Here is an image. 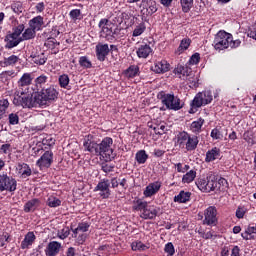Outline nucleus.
<instances>
[{"label":"nucleus","mask_w":256,"mask_h":256,"mask_svg":"<svg viewBox=\"0 0 256 256\" xmlns=\"http://www.w3.org/2000/svg\"><path fill=\"white\" fill-rule=\"evenodd\" d=\"M59 97V91L55 89V86H49L48 88H43L40 92L34 95L26 94L21 92V94L16 93L14 95L13 103L16 107H23V109H34L37 107H47L57 101Z\"/></svg>","instance_id":"obj_1"},{"label":"nucleus","mask_w":256,"mask_h":256,"mask_svg":"<svg viewBox=\"0 0 256 256\" xmlns=\"http://www.w3.org/2000/svg\"><path fill=\"white\" fill-rule=\"evenodd\" d=\"M214 49L216 51H223L224 49H237L241 46V40H233V35L227 33L225 30H220L214 37Z\"/></svg>","instance_id":"obj_2"},{"label":"nucleus","mask_w":256,"mask_h":256,"mask_svg":"<svg viewBox=\"0 0 256 256\" xmlns=\"http://www.w3.org/2000/svg\"><path fill=\"white\" fill-rule=\"evenodd\" d=\"M215 181H217V172L210 171L206 176L199 177L195 185L202 193H211L215 191Z\"/></svg>","instance_id":"obj_3"},{"label":"nucleus","mask_w":256,"mask_h":256,"mask_svg":"<svg viewBox=\"0 0 256 256\" xmlns=\"http://www.w3.org/2000/svg\"><path fill=\"white\" fill-rule=\"evenodd\" d=\"M97 155L106 162L115 159V153L113 152V138L105 137L100 144H98Z\"/></svg>","instance_id":"obj_4"},{"label":"nucleus","mask_w":256,"mask_h":256,"mask_svg":"<svg viewBox=\"0 0 256 256\" xmlns=\"http://www.w3.org/2000/svg\"><path fill=\"white\" fill-rule=\"evenodd\" d=\"M98 27L100 29V36L103 37V39H106L109 43H113V41H115V31L113 30L115 24L109 21V19H101Z\"/></svg>","instance_id":"obj_5"},{"label":"nucleus","mask_w":256,"mask_h":256,"mask_svg":"<svg viewBox=\"0 0 256 256\" xmlns=\"http://www.w3.org/2000/svg\"><path fill=\"white\" fill-rule=\"evenodd\" d=\"M0 191L13 193L17 191V180L7 174H0Z\"/></svg>","instance_id":"obj_6"},{"label":"nucleus","mask_w":256,"mask_h":256,"mask_svg":"<svg viewBox=\"0 0 256 256\" xmlns=\"http://www.w3.org/2000/svg\"><path fill=\"white\" fill-rule=\"evenodd\" d=\"M53 165V151L47 150L43 155L36 161V166L39 167L40 171H45Z\"/></svg>","instance_id":"obj_7"},{"label":"nucleus","mask_w":256,"mask_h":256,"mask_svg":"<svg viewBox=\"0 0 256 256\" xmlns=\"http://www.w3.org/2000/svg\"><path fill=\"white\" fill-rule=\"evenodd\" d=\"M217 207L210 206L204 211V225H209L210 227H215L217 225Z\"/></svg>","instance_id":"obj_8"},{"label":"nucleus","mask_w":256,"mask_h":256,"mask_svg":"<svg viewBox=\"0 0 256 256\" xmlns=\"http://www.w3.org/2000/svg\"><path fill=\"white\" fill-rule=\"evenodd\" d=\"M109 187H111V182L109 179L104 178L101 180V182H98L97 186L94 188V191H99V195L102 197V199H109V197H111V189Z\"/></svg>","instance_id":"obj_9"},{"label":"nucleus","mask_w":256,"mask_h":256,"mask_svg":"<svg viewBox=\"0 0 256 256\" xmlns=\"http://www.w3.org/2000/svg\"><path fill=\"white\" fill-rule=\"evenodd\" d=\"M211 101H213L211 92H199L193 99V107H203V105H209Z\"/></svg>","instance_id":"obj_10"},{"label":"nucleus","mask_w":256,"mask_h":256,"mask_svg":"<svg viewBox=\"0 0 256 256\" xmlns=\"http://www.w3.org/2000/svg\"><path fill=\"white\" fill-rule=\"evenodd\" d=\"M176 144L182 149L187 151H193V139L187 134V132H181L178 134Z\"/></svg>","instance_id":"obj_11"},{"label":"nucleus","mask_w":256,"mask_h":256,"mask_svg":"<svg viewBox=\"0 0 256 256\" xmlns=\"http://www.w3.org/2000/svg\"><path fill=\"white\" fill-rule=\"evenodd\" d=\"M167 109H173L174 111H179L181 108V100L175 98L173 94H166L162 100Z\"/></svg>","instance_id":"obj_12"},{"label":"nucleus","mask_w":256,"mask_h":256,"mask_svg":"<svg viewBox=\"0 0 256 256\" xmlns=\"http://www.w3.org/2000/svg\"><path fill=\"white\" fill-rule=\"evenodd\" d=\"M159 211H161V209H159V207L157 206H153V205H146V208H144L143 212L140 214V217L142 219H155V217H157Z\"/></svg>","instance_id":"obj_13"},{"label":"nucleus","mask_w":256,"mask_h":256,"mask_svg":"<svg viewBox=\"0 0 256 256\" xmlns=\"http://www.w3.org/2000/svg\"><path fill=\"white\" fill-rule=\"evenodd\" d=\"M169 69H171V64H169V62H167V60H158L151 67V70L154 73H158V74L167 73V71H169Z\"/></svg>","instance_id":"obj_14"},{"label":"nucleus","mask_w":256,"mask_h":256,"mask_svg":"<svg viewBox=\"0 0 256 256\" xmlns=\"http://www.w3.org/2000/svg\"><path fill=\"white\" fill-rule=\"evenodd\" d=\"M84 151H88V153H92V155H97L99 144L93 141L90 136L84 138L83 141Z\"/></svg>","instance_id":"obj_15"},{"label":"nucleus","mask_w":256,"mask_h":256,"mask_svg":"<svg viewBox=\"0 0 256 256\" xmlns=\"http://www.w3.org/2000/svg\"><path fill=\"white\" fill-rule=\"evenodd\" d=\"M161 189V182L156 181L150 183L144 190L143 195L144 197H153V195H157L159 190Z\"/></svg>","instance_id":"obj_16"},{"label":"nucleus","mask_w":256,"mask_h":256,"mask_svg":"<svg viewBox=\"0 0 256 256\" xmlns=\"http://www.w3.org/2000/svg\"><path fill=\"white\" fill-rule=\"evenodd\" d=\"M107 55H109V45L99 43L96 46V57L98 61H105Z\"/></svg>","instance_id":"obj_17"},{"label":"nucleus","mask_w":256,"mask_h":256,"mask_svg":"<svg viewBox=\"0 0 256 256\" xmlns=\"http://www.w3.org/2000/svg\"><path fill=\"white\" fill-rule=\"evenodd\" d=\"M59 251H61V243L57 241H51L45 249V255L57 256L59 255Z\"/></svg>","instance_id":"obj_18"},{"label":"nucleus","mask_w":256,"mask_h":256,"mask_svg":"<svg viewBox=\"0 0 256 256\" xmlns=\"http://www.w3.org/2000/svg\"><path fill=\"white\" fill-rule=\"evenodd\" d=\"M151 53H153V48L148 44H142L136 50V54L139 59H147Z\"/></svg>","instance_id":"obj_19"},{"label":"nucleus","mask_w":256,"mask_h":256,"mask_svg":"<svg viewBox=\"0 0 256 256\" xmlns=\"http://www.w3.org/2000/svg\"><path fill=\"white\" fill-rule=\"evenodd\" d=\"M221 157V149L217 147H213L212 149L206 152L205 162L206 163H213L216 159Z\"/></svg>","instance_id":"obj_20"},{"label":"nucleus","mask_w":256,"mask_h":256,"mask_svg":"<svg viewBox=\"0 0 256 256\" xmlns=\"http://www.w3.org/2000/svg\"><path fill=\"white\" fill-rule=\"evenodd\" d=\"M229 187V182H227V179L220 177L216 173V180H214V193H217L218 191H224Z\"/></svg>","instance_id":"obj_21"},{"label":"nucleus","mask_w":256,"mask_h":256,"mask_svg":"<svg viewBox=\"0 0 256 256\" xmlns=\"http://www.w3.org/2000/svg\"><path fill=\"white\" fill-rule=\"evenodd\" d=\"M36 239L35 232H28L21 242V249H29L35 243Z\"/></svg>","instance_id":"obj_22"},{"label":"nucleus","mask_w":256,"mask_h":256,"mask_svg":"<svg viewBox=\"0 0 256 256\" xmlns=\"http://www.w3.org/2000/svg\"><path fill=\"white\" fill-rule=\"evenodd\" d=\"M131 249L132 251H138L139 253H141L143 251H148V249H151V244H145L141 240H136L131 243Z\"/></svg>","instance_id":"obj_23"},{"label":"nucleus","mask_w":256,"mask_h":256,"mask_svg":"<svg viewBox=\"0 0 256 256\" xmlns=\"http://www.w3.org/2000/svg\"><path fill=\"white\" fill-rule=\"evenodd\" d=\"M33 83V78L31 77V73H24L21 78L18 80V87L20 89H25V87H29Z\"/></svg>","instance_id":"obj_24"},{"label":"nucleus","mask_w":256,"mask_h":256,"mask_svg":"<svg viewBox=\"0 0 256 256\" xmlns=\"http://www.w3.org/2000/svg\"><path fill=\"white\" fill-rule=\"evenodd\" d=\"M43 25V16H36L29 21V27L35 30L36 32L41 31Z\"/></svg>","instance_id":"obj_25"},{"label":"nucleus","mask_w":256,"mask_h":256,"mask_svg":"<svg viewBox=\"0 0 256 256\" xmlns=\"http://www.w3.org/2000/svg\"><path fill=\"white\" fill-rule=\"evenodd\" d=\"M17 171L23 179H27V177H31V174H32L31 167H29V165L26 163L18 164Z\"/></svg>","instance_id":"obj_26"},{"label":"nucleus","mask_w":256,"mask_h":256,"mask_svg":"<svg viewBox=\"0 0 256 256\" xmlns=\"http://www.w3.org/2000/svg\"><path fill=\"white\" fill-rule=\"evenodd\" d=\"M39 205H41V202L39 201V199L34 198V199L28 201L24 205V211H25V213H31V212L35 211L37 209V207H39Z\"/></svg>","instance_id":"obj_27"},{"label":"nucleus","mask_w":256,"mask_h":256,"mask_svg":"<svg viewBox=\"0 0 256 256\" xmlns=\"http://www.w3.org/2000/svg\"><path fill=\"white\" fill-rule=\"evenodd\" d=\"M31 61L35 63V65H45L47 63V58L45 57V53L40 54H31Z\"/></svg>","instance_id":"obj_28"},{"label":"nucleus","mask_w":256,"mask_h":256,"mask_svg":"<svg viewBox=\"0 0 256 256\" xmlns=\"http://www.w3.org/2000/svg\"><path fill=\"white\" fill-rule=\"evenodd\" d=\"M191 199V192L181 191L177 196L174 197L175 203H187Z\"/></svg>","instance_id":"obj_29"},{"label":"nucleus","mask_w":256,"mask_h":256,"mask_svg":"<svg viewBox=\"0 0 256 256\" xmlns=\"http://www.w3.org/2000/svg\"><path fill=\"white\" fill-rule=\"evenodd\" d=\"M19 61V57L16 55H11L8 58H4L2 61H0L1 67H9L11 65H15Z\"/></svg>","instance_id":"obj_30"},{"label":"nucleus","mask_w":256,"mask_h":256,"mask_svg":"<svg viewBox=\"0 0 256 256\" xmlns=\"http://www.w3.org/2000/svg\"><path fill=\"white\" fill-rule=\"evenodd\" d=\"M148 203L147 201H142L141 199H135L133 201V207L132 209L134 211H145V208L147 207Z\"/></svg>","instance_id":"obj_31"},{"label":"nucleus","mask_w":256,"mask_h":256,"mask_svg":"<svg viewBox=\"0 0 256 256\" xmlns=\"http://www.w3.org/2000/svg\"><path fill=\"white\" fill-rule=\"evenodd\" d=\"M4 41L6 43V49H13V47H17V45H19V42L10 34L6 35Z\"/></svg>","instance_id":"obj_32"},{"label":"nucleus","mask_w":256,"mask_h":256,"mask_svg":"<svg viewBox=\"0 0 256 256\" xmlns=\"http://www.w3.org/2000/svg\"><path fill=\"white\" fill-rule=\"evenodd\" d=\"M135 159L139 165H143V163H146L147 159H149V155H147L145 150H140L136 153Z\"/></svg>","instance_id":"obj_33"},{"label":"nucleus","mask_w":256,"mask_h":256,"mask_svg":"<svg viewBox=\"0 0 256 256\" xmlns=\"http://www.w3.org/2000/svg\"><path fill=\"white\" fill-rule=\"evenodd\" d=\"M125 75L130 79H133V77H137V75H139V66H136V65L130 66L126 70Z\"/></svg>","instance_id":"obj_34"},{"label":"nucleus","mask_w":256,"mask_h":256,"mask_svg":"<svg viewBox=\"0 0 256 256\" xmlns=\"http://www.w3.org/2000/svg\"><path fill=\"white\" fill-rule=\"evenodd\" d=\"M72 237L75 239V241L78 245H83V243H85V241H87V233L73 232Z\"/></svg>","instance_id":"obj_35"},{"label":"nucleus","mask_w":256,"mask_h":256,"mask_svg":"<svg viewBox=\"0 0 256 256\" xmlns=\"http://www.w3.org/2000/svg\"><path fill=\"white\" fill-rule=\"evenodd\" d=\"M145 29H147V26H145V23H140L138 24L132 33V37H141V35H143V33H145Z\"/></svg>","instance_id":"obj_36"},{"label":"nucleus","mask_w":256,"mask_h":256,"mask_svg":"<svg viewBox=\"0 0 256 256\" xmlns=\"http://www.w3.org/2000/svg\"><path fill=\"white\" fill-rule=\"evenodd\" d=\"M90 227L91 225H89V223L82 222L78 224L77 228L72 230V233H86L87 231H89Z\"/></svg>","instance_id":"obj_37"},{"label":"nucleus","mask_w":256,"mask_h":256,"mask_svg":"<svg viewBox=\"0 0 256 256\" xmlns=\"http://www.w3.org/2000/svg\"><path fill=\"white\" fill-rule=\"evenodd\" d=\"M7 109H9V100L2 99L0 100V119L5 117V113H7Z\"/></svg>","instance_id":"obj_38"},{"label":"nucleus","mask_w":256,"mask_h":256,"mask_svg":"<svg viewBox=\"0 0 256 256\" xmlns=\"http://www.w3.org/2000/svg\"><path fill=\"white\" fill-rule=\"evenodd\" d=\"M36 34V31L33 30L30 26V28H27L23 33H22V41H29V39H34Z\"/></svg>","instance_id":"obj_39"},{"label":"nucleus","mask_w":256,"mask_h":256,"mask_svg":"<svg viewBox=\"0 0 256 256\" xmlns=\"http://www.w3.org/2000/svg\"><path fill=\"white\" fill-rule=\"evenodd\" d=\"M189 45H191V40L183 39L177 48L176 53L181 55L183 51H187V49H189Z\"/></svg>","instance_id":"obj_40"},{"label":"nucleus","mask_w":256,"mask_h":256,"mask_svg":"<svg viewBox=\"0 0 256 256\" xmlns=\"http://www.w3.org/2000/svg\"><path fill=\"white\" fill-rule=\"evenodd\" d=\"M210 137L214 140V141H221V139H223V132H221V127L220 128H214L212 129L211 133H210Z\"/></svg>","instance_id":"obj_41"},{"label":"nucleus","mask_w":256,"mask_h":256,"mask_svg":"<svg viewBox=\"0 0 256 256\" xmlns=\"http://www.w3.org/2000/svg\"><path fill=\"white\" fill-rule=\"evenodd\" d=\"M69 235H71V230L69 229V227H64L57 231V237L62 241H64V239H67Z\"/></svg>","instance_id":"obj_42"},{"label":"nucleus","mask_w":256,"mask_h":256,"mask_svg":"<svg viewBox=\"0 0 256 256\" xmlns=\"http://www.w3.org/2000/svg\"><path fill=\"white\" fill-rule=\"evenodd\" d=\"M79 65L84 69H91V67H93L91 60H89L87 56H82L79 58Z\"/></svg>","instance_id":"obj_43"},{"label":"nucleus","mask_w":256,"mask_h":256,"mask_svg":"<svg viewBox=\"0 0 256 256\" xmlns=\"http://www.w3.org/2000/svg\"><path fill=\"white\" fill-rule=\"evenodd\" d=\"M253 233H256V226H248L245 232L241 234V237L245 239V241H249V239H251L249 235H253Z\"/></svg>","instance_id":"obj_44"},{"label":"nucleus","mask_w":256,"mask_h":256,"mask_svg":"<svg viewBox=\"0 0 256 256\" xmlns=\"http://www.w3.org/2000/svg\"><path fill=\"white\" fill-rule=\"evenodd\" d=\"M47 205L48 207H59L61 206V200H59V198L55 197V196H50L47 200Z\"/></svg>","instance_id":"obj_45"},{"label":"nucleus","mask_w":256,"mask_h":256,"mask_svg":"<svg viewBox=\"0 0 256 256\" xmlns=\"http://www.w3.org/2000/svg\"><path fill=\"white\" fill-rule=\"evenodd\" d=\"M47 81H49V77H47L45 74H42L35 79V85L36 87H43Z\"/></svg>","instance_id":"obj_46"},{"label":"nucleus","mask_w":256,"mask_h":256,"mask_svg":"<svg viewBox=\"0 0 256 256\" xmlns=\"http://www.w3.org/2000/svg\"><path fill=\"white\" fill-rule=\"evenodd\" d=\"M181 5L184 13H188V11H191V8L193 7V0H181Z\"/></svg>","instance_id":"obj_47"},{"label":"nucleus","mask_w":256,"mask_h":256,"mask_svg":"<svg viewBox=\"0 0 256 256\" xmlns=\"http://www.w3.org/2000/svg\"><path fill=\"white\" fill-rule=\"evenodd\" d=\"M164 252L167 254V256H173V254L175 253V246L173 245V243L168 242L167 244H165Z\"/></svg>","instance_id":"obj_48"},{"label":"nucleus","mask_w":256,"mask_h":256,"mask_svg":"<svg viewBox=\"0 0 256 256\" xmlns=\"http://www.w3.org/2000/svg\"><path fill=\"white\" fill-rule=\"evenodd\" d=\"M193 61V56L190 57L189 62L184 67V77H189L193 74V69L191 68V63Z\"/></svg>","instance_id":"obj_49"},{"label":"nucleus","mask_w":256,"mask_h":256,"mask_svg":"<svg viewBox=\"0 0 256 256\" xmlns=\"http://www.w3.org/2000/svg\"><path fill=\"white\" fill-rule=\"evenodd\" d=\"M203 123H205V120L203 118H199L197 121H194L193 122L194 131L199 133L201 131V128L203 127Z\"/></svg>","instance_id":"obj_50"},{"label":"nucleus","mask_w":256,"mask_h":256,"mask_svg":"<svg viewBox=\"0 0 256 256\" xmlns=\"http://www.w3.org/2000/svg\"><path fill=\"white\" fill-rule=\"evenodd\" d=\"M8 120L10 125H19V115L15 113L9 114Z\"/></svg>","instance_id":"obj_51"},{"label":"nucleus","mask_w":256,"mask_h":256,"mask_svg":"<svg viewBox=\"0 0 256 256\" xmlns=\"http://www.w3.org/2000/svg\"><path fill=\"white\" fill-rule=\"evenodd\" d=\"M245 213H247V208L244 206H239L236 209V217L237 219H243L245 217Z\"/></svg>","instance_id":"obj_52"},{"label":"nucleus","mask_w":256,"mask_h":256,"mask_svg":"<svg viewBox=\"0 0 256 256\" xmlns=\"http://www.w3.org/2000/svg\"><path fill=\"white\" fill-rule=\"evenodd\" d=\"M148 15H153V13H157V2L156 1H150L148 4Z\"/></svg>","instance_id":"obj_53"},{"label":"nucleus","mask_w":256,"mask_h":256,"mask_svg":"<svg viewBox=\"0 0 256 256\" xmlns=\"http://www.w3.org/2000/svg\"><path fill=\"white\" fill-rule=\"evenodd\" d=\"M59 84H60V87H63L65 89V87H67V85H69V76L66 74L61 75L59 77Z\"/></svg>","instance_id":"obj_54"},{"label":"nucleus","mask_w":256,"mask_h":256,"mask_svg":"<svg viewBox=\"0 0 256 256\" xmlns=\"http://www.w3.org/2000/svg\"><path fill=\"white\" fill-rule=\"evenodd\" d=\"M70 17L73 21H77V19H81V10L80 9H73L70 11Z\"/></svg>","instance_id":"obj_55"},{"label":"nucleus","mask_w":256,"mask_h":256,"mask_svg":"<svg viewBox=\"0 0 256 256\" xmlns=\"http://www.w3.org/2000/svg\"><path fill=\"white\" fill-rule=\"evenodd\" d=\"M11 9L17 15H19V13H23V7L21 6V2H17V3L12 4Z\"/></svg>","instance_id":"obj_56"},{"label":"nucleus","mask_w":256,"mask_h":256,"mask_svg":"<svg viewBox=\"0 0 256 256\" xmlns=\"http://www.w3.org/2000/svg\"><path fill=\"white\" fill-rule=\"evenodd\" d=\"M183 183H192L193 182V170H190L182 178Z\"/></svg>","instance_id":"obj_57"},{"label":"nucleus","mask_w":256,"mask_h":256,"mask_svg":"<svg viewBox=\"0 0 256 256\" xmlns=\"http://www.w3.org/2000/svg\"><path fill=\"white\" fill-rule=\"evenodd\" d=\"M0 153H4V155H8V153H11V144H3L0 147Z\"/></svg>","instance_id":"obj_58"},{"label":"nucleus","mask_w":256,"mask_h":256,"mask_svg":"<svg viewBox=\"0 0 256 256\" xmlns=\"http://www.w3.org/2000/svg\"><path fill=\"white\" fill-rule=\"evenodd\" d=\"M23 31H25V25L20 24L16 28H14L12 33H14V34L18 35L19 37H21V33H23Z\"/></svg>","instance_id":"obj_59"},{"label":"nucleus","mask_w":256,"mask_h":256,"mask_svg":"<svg viewBox=\"0 0 256 256\" xmlns=\"http://www.w3.org/2000/svg\"><path fill=\"white\" fill-rule=\"evenodd\" d=\"M42 145H48V147H52V145H55V139L51 137L44 138L42 140Z\"/></svg>","instance_id":"obj_60"},{"label":"nucleus","mask_w":256,"mask_h":256,"mask_svg":"<svg viewBox=\"0 0 256 256\" xmlns=\"http://www.w3.org/2000/svg\"><path fill=\"white\" fill-rule=\"evenodd\" d=\"M43 153V147L42 146H36L32 148V154L34 157H37V155H41Z\"/></svg>","instance_id":"obj_61"},{"label":"nucleus","mask_w":256,"mask_h":256,"mask_svg":"<svg viewBox=\"0 0 256 256\" xmlns=\"http://www.w3.org/2000/svg\"><path fill=\"white\" fill-rule=\"evenodd\" d=\"M229 253H231V248L229 246H223L221 248L220 256H229Z\"/></svg>","instance_id":"obj_62"},{"label":"nucleus","mask_w":256,"mask_h":256,"mask_svg":"<svg viewBox=\"0 0 256 256\" xmlns=\"http://www.w3.org/2000/svg\"><path fill=\"white\" fill-rule=\"evenodd\" d=\"M230 256H241V248H239V246H234Z\"/></svg>","instance_id":"obj_63"},{"label":"nucleus","mask_w":256,"mask_h":256,"mask_svg":"<svg viewBox=\"0 0 256 256\" xmlns=\"http://www.w3.org/2000/svg\"><path fill=\"white\" fill-rule=\"evenodd\" d=\"M5 241L9 243V235L4 234L0 237V247H5Z\"/></svg>","instance_id":"obj_64"}]
</instances>
